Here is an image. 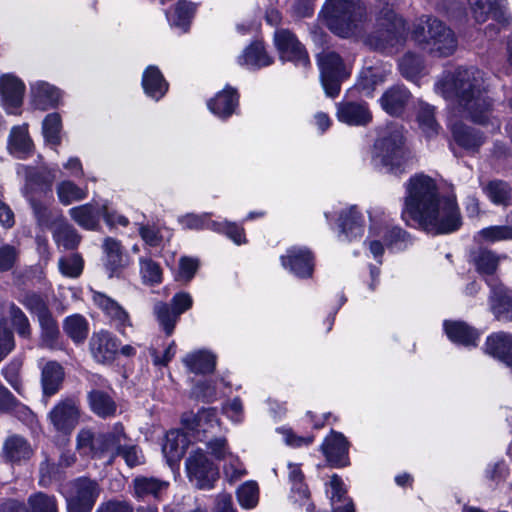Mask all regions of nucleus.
Returning a JSON list of instances; mask_svg holds the SVG:
<instances>
[{
	"instance_id": "nucleus-1",
	"label": "nucleus",
	"mask_w": 512,
	"mask_h": 512,
	"mask_svg": "<svg viewBox=\"0 0 512 512\" xmlns=\"http://www.w3.org/2000/svg\"><path fill=\"white\" fill-rule=\"evenodd\" d=\"M321 16L333 33L344 38H360L377 51H398L407 38L405 21L388 8L378 17L375 30L367 33V11L360 0H327Z\"/></svg>"
},
{
	"instance_id": "nucleus-2",
	"label": "nucleus",
	"mask_w": 512,
	"mask_h": 512,
	"mask_svg": "<svg viewBox=\"0 0 512 512\" xmlns=\"http://www.w3.org/2000/svg\"><path fill=\"white\" fill-rule=\"evenodd\" d=\"M402 219L433 234H448L462 224L456 200L440 197L435 181L426 175L411 177L406 184Z\"/></svg>"
},
{
	"instance_id": "nucleus-3",
	"label": "nucleus",
	"mask_w": 512,
	"mask_h": 512,
	"mask_svg": "<svg viewBox=\"0 0 512 512\" xmlns=\"http://www.w3.org/2000/svg\"><path fill=\"white\" fill-rule=\"evenodd\" d=\"M436 90L444 98L456 100L461 111L473 122L485 124L489 120L491 101L480 70L457 68L437 82Z\"/></svg>"
},
{
	"instance_id": "nucleus-4",
	"label": "nucleus",
	"mask_w": 512,
	"mask_h": 512,
	"mask_svg": "<svg viewBox=\"0 0 512 512\" xmlns=\"http://www.w3.org/2000/svg\"><path fill=\"white\" fill-rule=\"evenodd\" d=\"M413 40L427 53L447 57L457 49V39L454 32L442 21L423 16L414 26L412 31Z\"/></svg>"
},
{
	"instance_id": "nucleus-5",
	"label": "nucleus",
	"mask_w": 512,
	"mask_h": 512,
	"mask_svg": "<svg viewBox=\"0 0 512 512\" xmlns=\"http://www.w3.org/2000/svg\"><path fill=\"white\" fill-rule=\"evenodd\" d=\"M403 131L397 125H390L380 131L374 144L373 157L376 164L390 171L402 165L404 158Z\"/></svg>"
},
{
	"instance_id": "nucleus-6",
	"label": "nucleus",
	"mask_w": 512,
	"mask_h": 512,
	"mask_svg": "<svg viewBox=\"0 0 512 512\" xmlns=\"http://www.w3.org/2000/svg\"><path fill=\"white\" fill-rule=\"evenodd\" d=\"M100 492L98 482L87 477H79L69 482L63 492L68 512H90Z\"/></svg>"
},
{
	"instance_id": "nucleus-7",
	"label": "nucleus",
	"mask_w": 512,
	"mask_h": 512,
	"mask_svg": "<svg viewBox=\"0 0 512 512\" xmlns=\"http://www.w3.org/2000/svg\"><path fill=\"white\" fill-rule=\"evenodd\" d=\"M322 86L329 97L340 91L341 82L349 75L340 56L331 51H323L318 56Z\"/></svg>"
},
{
	"instance_id": "nucleus-8",
	"label": "nucleus",
	"mask_w": 512,
	"mask_h": 512,
	"mask_svg": "<svg viewBox=\"0 0 512 512\" xmlns=\"http://www.w3.org/2000/svg\"><path fill=\"white\" fill-rule=\"evenodd\" d=\"M186 472L190 481L199 489H211L218 479V469L201 450L192 452L186 459Z\"/></svg>"
},
{
	"instance_id": "nucleus-9",
	"label": "nucleus",
	"mask_w": 512,
	"mask_h": 512,
	"mask_svg": "<svg viewBox=\"0 0 512 512\" xmlns=\"http://www.w3.org/2000/svg\"><path fill=\"white\" fill-rule=\"evenodd\" d=\"M182 424L198 441H205L208 434L219 431L221 425L215 408H204L197 414L186 413L182 416Z\"/></svg>"
},
{
	"instance_id": "nucleus-10",
	"label": "nucleus",
	"mask_w": 512,
	"mask_h": 512,
	"mask_svg": "<svg viewBox=\"0 0 512 512\" xmlns=\"http://www.w3.org/2000/svg\"><path fill=\"white\" fill-rule=\"evenodd\" d=\"M80 410L74 399L59 401L48 413V420L56 432L70 434L79 422Z\"/></svg>"
},
{
	"instance_id": "nucleus-11",
	"label": "nucleus",
	"mask_w": 512,
	"mask_h": 512,
	"mask_svg": "<svg viewBox=\"0 0 512 512\" xmlns=\"http://www.w3.org/2000/svg\"><path fill=\"white\" fill-rule=\"evenodd\" d=\"M275 46L283 61L294 62L298 66L307 67L309 65V57L297 40L295 35L286 29H279L274 34Z\"/></svg>"
},
{
	"instance_id": "nucleus-12",
	"label": "nucleus",
	"mask_w": 512,
	"mask_h": 512,
	"mask_svg": "<svg viewBox=\"0 0 512 512\" xmlns=\"http://www.w3.org/2000/svg\"><path fill=\"white\" fill-rule=\"evenodd\" d=\"M93 303L109 318L112 325L121 333L132 327L129 313L113 298L104 293L91 290Z\"/></svg>"
},
{
	"instance_id": "nucleus-13",
	"label": "nucleus",
	"mask_w": 512,
	"mask_h": 512,
	"mask_svg": "<svg viewBox=\"0 0 512 512\" xmlns=\"http://www.w3.org/2000/svg\"><path fill=\"white\" fill-rule=\"evenodd\" d=\"M282 266L300 278L310 277L313 272V255L306 247H291L281 257Z\"/></svg>"
},
{
	"instance_id": "nucleus-14",
	"label": "nucleus",
	"mask_w": 512,
	"mask_h": 512,
	"mask_svg": "<svg viewBox=\"0 0 512 512\" xmlns=\"http://www.w3.org/2000/svg\"><path fill=\"white\" fill-rule=\"evenodd\" d=\"M349 443L342 433L332 431L321 445V450L328 463L333 467H345L349 465Z\"/></svg>"
},
{
	"instance_id": "nucleus-15",
	"label": "nucleus",
	"mask_w": 512,
	"mask_h": 512,
	"mask_svg": "<svg viewBox=\"0 0 512 512\" xmlns=\"http://www.w3.org/2000/svg\"><path fill=\"white\" fill-rule=\"evenodd\" d=\"M129 440L121 423H115L112 428L106 432L98 433L99 458L108 456L112 462L119 456V452Z\"/></svg>"
},
{
	"instance_id": "nucleus-16",
	"label": "nucleus",
	"mask_w": 512,
	"mask_h": 512,
	"mask_svg": "<svg viewBox=\"0 0 512 512\" xmlns=\"http://www.w3.org/2000/svg\"><path fill=\"white\" fill-rule=\"evenodd\" d=\"M89 346L93 358L99 363L112 362L119 350L117 338L105 330L94 333Z\"/></svg>"
},
{
	"instance_id": "nucleus-17",
	"label": "nucleus",
	"mask_w": 512,
	"mask_h": 512,
	"mask_svg": "<svg viewBox=\"0 0 512 512\" xmlns=\"http://www.w3.org/2000/svg\"><path fill=\"white\" fill-rule=\"evenodd\" d=\"M17 174L25 177L24 195L30 199V194L34 190L49 189L55 178V172L47 167L35 169L25 165H19Z\"/></svg>"
},
{
	"instance_id": "nucleus-18",
	"label": "nucleus",
	"mask_w": 512,
	"mask_h": 512,
	"mask_svg": "<svg viewBox=\"0 0 512 512\" xmlns=\"http://www.w3.org/2000/svg\"><path fill=\"white\" fill-rule=\"evenodd\" d=\"M24 90L23 82L14 75L6 74L0 77V94L8 113H17L22 104Z\"/></svg>"
},
{
	"instance_id": "nucleus-19",
	"label": "nucleus",
	"mask_w": 512,
	"mask_h": 512,
	"mask_svg": "<svg viewBox=\"0 0 512 512\" xmlns=\"http://www.w3.org/2000/svg\"><path fill=\"white\" fill-rule=\"evenodd\" d=\"M104 268L109 278L119 277L128 266L120 241L107 237L103 242Z\"/></svg>"
},
{
	"instance_id": "nucleus-20",
	"label": "nucleus",
	"mask_w": 512,
	"mask_h": 512,
	"mask_svg": "<svg viewBox=\"0 0 512 512\" xmlns=\"http://www.w3.org/2000/svg\"><path fill=\"white\" fill-rule=\"evenodd\" d=\"M474 19L485 22L489 15L500 26H506L510 22V15L498 5V0H468Z\"/></svg>"
},
{
	"instance_id": "nucleus-21",
	"label": "nucleus",
	"mask_w": 512,
	"mask_h": 512,
	"mask_svg": "<svg viewBox=\"0 0 512 512\" xmlns=\"http://www.w3.org/2000/svg\"><path fill=\"white\" fill-rule=\"evenodd\" d=\"M1 455L6 462L21 463L32 457L33 449L24 437L14 434L3 442Z\"/></svg>"
},
{
	"instance_id": "nucleus-22",
	"label": "nucleus",
	"mask_w": 512,
	"mask_h": 512,
	"mask_svg": "<svg viewBox=\"0 0 512 512\" xmlns=\"http://www.w3.org/2000/svg\"><path fill=\"white\" fill-rule=\"evenodd\" d=\"M484 350L507 366H512V334L497 332L488 336Z\"/></svg>"
},
{
	"instance_id": "nucleus-23",
	"label": "nucleus",
	"mask_w": 512,
	"mask_h": 512,
	"mask_svg": "<svg viewBox=\"0 0 512 512\" xmlns=\"http://www.w3.org/2000/svg\"><path fill=\"white\" fill-rule=\"evenodd\" d=\"M337 118L345 124L361 126L368 124L372 115L364 103L347 101L337 105Z\"/></svg>"
},
{
	"instance_id": "nucleus-24",
	"label": "nucleus",
	"mask_w": 512,
	"mask_h": 512,
	"mask_svg": "<svg viewBox=\"0 0 512 512\" xmlns=\"http://www.w3.org/2000/svg\"><path fill=\"white\" fill-rule=\"evenodd\" d=\"M450 129L454 142L469 152L478 151L485 142V136L479 130L461 122L451 124Z\"/></svg>"
},
{
	"instance_id": "nucleus-25",
	"label": "nucleus",
	"mask_w": 512,
	"mask_h": 512,
	"mask_svg": "<svg viewBox=\"0 0 512 512\" xmlns=\"http://www.w3.org/2000/svg\"><path fill=\"white\" fill-rule=\"evenodd\" d=\"M411 93L402 85H395L387 89L380 98L382 109L392 116H399L403 113L410 101Z\"/></svg>"
},
{
	"instance_id": "nucleus-26",
	"label": "nucleus",
	"mask_w": 512,
	"mask_h": 512,
	"mask_svg": "<svg viewBox=\"0 0 512 512\" xmlns=\"http://www.w3.org/2000/svg\"><path fill=\"white\" fill-rule=\"evenodd\" d=\"M444 330L448 338L465 347H475L480 337V333L462 321H445Z\"/></svg>"
},
{
	"instance_id": "nucleus-27",
	"label": "nucleus",
	"mask_w": 512,
	"mask_h": 512,
	"mask_svg": "<svg viewBox=\"0 0 512 512\" xmlns=\"http://www.w3.org/2000/svg\"><path fill=\"white\" fill-rule=\"evenodd\" d=\"M339 240L351 241L363 234V219L356 207L343 210L339 217Z\"/></svg>"
},
{
	"instance_id": "nucleus-28",
	"label": "nucleus",
	"mask_w": 512,
	"mask_h": 512,
	"mask_svg": "<svg viewBox=\"0 0 512 512\" xmlns=\"http://www.w3.org/2000/svg\"><path fill=\"white\" fill-rule=\"evenodd\" d=\"M487 284L492 287L491 308L496 318L504 321L512 320V292L502 285L494 284V279H487Z\"/></svg>"
},
{
	"instance_id": "nucleus-29",
	"label": "nucleus",
	"mask_w": 512,
	"mask_h": 512,
	"mask_svg": "<svg viewBox=\"0 0 512 512\" xmlns=\"http://www.w3.org/2000/svg\"><path fill=\"white\" fill-rule=\"evenodd\" d=\"M65 373L63 367L56 361H48L41 369V386L43 395L51 397L61 388Z\"/></svg>"
},
{
	"instance_id": "nucleus-30",
	"label": "nucleus",
	"mask_w": 512,
	"mask_h": 512,
	"mask_svg": "<svg viewBox=\"0 0 512 512\" xmlns=\"http://www.w3.org/2000/svg\"><path fill=\"white\" fill-rule=\"evenodd\" d=\"M188 434L180 430H171L166 434L162 452L170 465L179 461L184 455L188 447Z\"/></svg>"
},
{
	"instance_id": "nucleus-31",
	"label": "nucleus",
	"mask_w": 512,
	"mask_h": 512,
	"mask_svg": "<svg viewBox=\"0 0 512 512\" xmlns=\"http://www.w3.org/2000/svg\"><path fill=\"white\" fill-rule=\"evenodd\" d=\"M238 106V94L231 88L226 87L208 102L210 111L220 118L231 116Z\"/></svg>"
},
{
	"instance_id": "nucleus-32",
	"label": "nucleus",
	"mask_w": 512,
	"mask_h": 512,
	"mask_svg": "<svg viewBox=\"0 0 512 512\" xmlns=\"http://www.w3.org/2000/svg\"><path fill=\"white\" fill-rule=\"evenodd\" d=\"M33 144L28 134L27 125L14 126L8 139V150L17 158H26L32 151Z\"/></svg>"
},
{
	"instance_id": "nucleus-33",
	"label": "nucleus",
	"mask_w": 512,
	"mask_h": 512,
	"mask_svg": "<svg viewBox=\"0 0 512 512\" xmlns=\"http://www.w3.org/2000/svg\"><path fill=\"white\" fill-rule=\"evenodd\" d=\"M142 86L145 93L155 99H161L168 90V83L156 66H149L143 73Z\"/></svg>"
},
{
	"instance_id": "nucleus-34",
	"label": "nucleus",
	"mask_w": 512,
	"mask_h": 512,
	"mask_svg": "<svg viewBox=\"0 0 512 512\" xmlns=\"http://www.w3.org/2000/svg\"><path fill=\"white\" fill-rule=\"evenodd\" d=\"M102 207L99 208L92 203H87L69 210L70 217L86 230H96L99 226Z\"/></svg>"
},
{
	"instance_id": "nucleus-35",
	"label": "nucleus",
	"mask_w": 512,
	"mask_h": 512,
	"mask_svg": "<svg viewBox=\"0 0 512 512\" xmlns=\"http://www.w3.org/2000/svg\"><path fill=\"white\" fill-rule=\"evenodd\" d=\"M31 92L34 105L41 110L56 106L61 98L60 91L46 82H36Z\"/></svg>"
},
{
	"instance_id": "nucleus-36",
	"label": "nucleus",
	"mask_w": 512,
	"mask_h": 512,
	"mask_svg": "<svg viewBox=\"0 0 512 512\" xmlns=\"http://www.w3.org/2000/svg\"><path fill=\"white\" fill-rule=\"evenodd\" d=\"M186 368L195 374L211 373L215 369L216 357L206 350H198L187 354L183 358Z\"/></svg>"
},
{
	"instance_id": "nucleus-37",
	"label": "nucleus",
	"mask_w": 512,
	"mask_h": 512,
	"mask_svg": "<svg viewBox=\"0 0 512 512\" xmlns=\"http://www.w3.org/2000/svg\"><path fill=\"white\" fill-rule=\"evenodd\" d=\"M169 483L157 478L137 477L133 480L134 496L139 499L152 496L160 498L168 489Z\"/></svg>"
},
{
	"instance_id": "nucleus-38",
	"label": "nucleus",
	"mask_w": 512,
	"mask_h": 512,
	"mask_svg": "<svg viewBox=\"0 0 512 512\" xmlns=\"http://www.w3.org/2000/svg\"><path fill=\"white\" fill-rule=\"evenodd\" d=\"M238 63L249 69H259L270 65L272 59L265 52L263 45L256 42L243 51V54L238 57Z\"/></svg>"
},
{
	"instance_id": "nucleus-39",
	"label": "nucleus",
	"mask_w": 512,
	"mask_h": 512,
	"mask_svg": "<svg viewBox=\"0 0 512 512\" xmlns=\"http://www.w3.org/2000/svg\"><path fill=\"white\" fill-rule=\"evenodd\" d=\"M88 400L91 410L99 417L106 418L116 413V402L106 391L94 389L88 394Z\"/></svg>"
},
{
	"instance_id": "nucleus-40",
	"label": "nucleus",
	"mask_w": 512,
	"mask_h": 512,
	"mask_svg": "<svg viewBox=\"0 0 512 512\" xmlns=\"http://www.w3.org/2000/svg\"><path fill=\"white\" fill-rule=\"evenodd\" d=\"M52 236L58 247L65 250L76 249L81 241L77 230L67 222H60L53 226Z\"/></svg>"
},
{
	"instance_id": "nucleus-41",
	"label": "nucleus",
	"mask_w": 512,
	"mask_h": 512,
	"mask_svg": "<svg viewBox=\"0 0 512 512\" xmlns=\"http://www.w3.org/2000/svg\"><path fill=\"white\" fill-rule=\"evenodd\" d=\"M484 194L497 206H508L512 199V187L502 180H491L482 187Z\"/></svg>"
},
{
	"instance_id": "nucleus-42",
	"label": "nucleus",
	"mask_w": 512,
	"mask_h": 512,
	"mask_svg": "<svg viewBox=\"0 0 512 512\" xmlns=\"http://www.w3.org/2000/svg\"><path fill=\"white\" fill-rule=\"evenodd\" d=\"M141 281L147 286H156L162 283L163 270L160 264L150 256H141L138 260Z\"/></svg>"
},
{
	"instance_id": "nucleus-43",
	"label": "nucleus",
	"mask_w": 512,
	"mask_h": 512,
	"mask_svg": "<svg viewBox=\"0 0 512 512\" xmlns=\"http://www.w3.org/2000/svg\"><path fill=\"white\" fill-rule=\"evenodd\" d=\"M38 321L41 327V345L49 349H60V331L52 314H44Z\"/></svg>"
},
{
	"instance_id": "nucleus-44",
	"label": "nucleus",
	"mask_w": 512,
	"mask_h": 512,
	"mask_svg": "<svg viewBox=\"0 0 512 512\" xmlns=\"http://www.w3.org/2000/svg\"><path fill=\"white\" fill-rule=\"evenodd\" d=\"M153 314L166 335L170 336L180 316L168 303L163 301H158L154 304Z\"/></svg>"
},
{
	"instance_id": "nucleus-45",
	"label": "nucleus",
	"mask_w": 512,
	"mask_h": 512,
	"mask_svg": "<svg viewBox=\"0 0 512 512\" xmlns=\"http://www.w3.org/2000/svg\"><path fill=\"white\" fill-rule=\"evenodd\" d=\"M89 324L84 316L73 314L65 318L63 330L75 343L83 342L88 335Z\"/></svg>"
},
{
	"instance_id": "nucleus-46",
	"label": "nucleus",
	"mask_w": 512,
	"mask_h": 512,
	"mask_svg": "<svg viewBox=\"0 0 512 512\" xmlns=\"http://www.w3.org/2000/svg\"><path fill=\"white\" fill-rule=\"evenodd\" d=\"M501 256L487 249H480L473 257L477 271L483 276H492L499 265Z\"/></svg>"
},
{
	"instance_id": "nucleus-47",
	"label": "nucleus",
	"mask_w": 512,
	"mask_h": 512,
	"mask_svg": "<svg viewBox=\"0 0 512 512\" xmlns=\"http://www.w3.org/2000/svg\"><path fill=\"white\" fill-rule=\"evenodd\" d=\"M417 120L427 137H433L439 133L440 125L435 119L434 107L431 105L420 103Z\"/></svg>"
},
{
	"instance_id": "nucleus-48",
	"label": "nucleus",
	"mask_w": 512,
	"mask_h": 512,
	"mask_svg": "<svg viewBox=\"0 0 512 512\" xmlns=\"http://www.w3.org/2000/svg\"><path fill=\"white\" fill-rule=\"evenodd\" d=\"M178 221L181 224L183 229H189V230L209 229L212 231L214 229H219L218 222L211 220L209 213H203V214L189 213V214L179 217Z\"/></svg>"
},
{
	"instance_id": "nucleus-49",
	"label": "nucleus",
	"mask_w": 512,
	"mask_h": 512,
	"mask_svg": "<svg viewBox=\"0 0 512 512\" xmlns=\"http://www.w3.org/2000/svg\"><path fill=\"white\" fill-rule=\"evenodd\" d=\"M195 5L186 0H180L175 5L173 14L168 15L171 25L186 30L195 13Z\"/></svg>"
},
{
	"instance_id": "nucleus-50",
	"label": "nucleus",
	"mask_w": 512,
	"mask_h": 512,
	"mask_svg": "<svg viewBox=\"0 0 512 512\" xmlns=\"http://www.w3.org/2000/svg\"><path fill=\"white\" fill-rule=\"evenodd\" d=\"M98 434L94 435L89 429H81L76 437V449L84 456L99 458Z\"/></svg>"
},
{
	"instance_id": "nucleus-51",
	"label": "nucleus",
	"mask_w": 512,
	"mask_h": 512,
	"mask_svg": "<svg viewBox=\"0 0 512 512\" xmlns=\"http://www.w3.org/2000/svg\"><path fill=\"white\" fill-rule=\"evenodd\" d=\"M59 201L63 205H69L75 201L83 200L87 197V190L80 188L72 181L65 180L56 187Z\"/></svg>"
},
{
	"instance_id": "nucleus-52",
	"label": "nucleus",
	"mask_w": 512,
	"mask_h": 512,
	"mask_svg": "<svg viewBox=\"0 0 512 512\" xmlns=\"http://www.w3.org/2000/svg\"><path fill=\"white\" fill-rule=\"evenodd\" d=\"M477 238L479 241L488 243L512 240V226L500 225L483 228L477 233Z\"/></svg>"
},
{
	"instance_id": "nucleus-53",
	"label": "nucleus",
	"mask_w": 512,
	"mask_h": 512,
	"mask_svg": "<svg viewBox=\"0 0 512 512\" xmlns=\"http://www.w3.org/2000/svg\"><path fill=\"white\" fill-rule=\"evenodd\" d=\"M423 68L422 59L413 53H406L399 62L402 75L411 81H415L420 76Z\"/></svg>"
},
{
	"instance_id": "nucleus-54",
	"label": "nucleus",
	"mask_w": 512,
	"mask_h": 512,
	"mask_svg": "<svg viewBox=\"0 0 512 512\" xmlns=\"http://www.w3.org/2000/svg\"><path fill=\"white\" fill-rule=\"evenodd\" d=\"M28 504L29 512H58L56 498L42 492L31 495Z\"/></svg>"
},
{
	"instance_id": "nucleus-55",
	"label": "nucleus",
	"mask_w": 512,
	"mask_h": 512,
	"mask_svg": "<svg viewBox=\"0 0 512 512\" xmlns=\"http://www.w3.org/2000/svg\"><path fill=\"white\" fill-rule=\"evenodd\" d=\"M84 261L79 254H71L61 257L58 267L62 275L70 278H77L83 271Z\"/></svg>"
},
{
	"instance_id": "nucleus-56",
	"label": "nucleus",
	"mask_w": 512,
	"mask_h": 512,
	"mask_svg": "<svg viewBox=\"0 0 512 512\" xmlns=\"http://www.w3.org/2000/svg\"><path fill=\"white\" fill-rule=\"evenodd\" d=\"M61 118L59 114H48L43 121V135L46 141L52 145L60 143Z\"/></svg>"
},
{
	"instance_id": "nucleus-57",
	"label": "nucleus",
	"mask_w": 512,
	"mask_h": 512,
	"mask_svg": "<svg viewBox=\"0 0 512 512\" xmlns=\"http://www.w3.org/2000/svg\"><path fill=\"white\" fill-rule=\"evenodd\" d=\"M381 234H383L385 244L391 249L402 250L409 243L408 234L399 227H386Z\"/></svg>"
},
{
	"instance_id": "nucleus-58",
	"label": "nucleus",
	"mask_w": 512,
	"mask_h": 512,
	"mask_svg": "<svg viewBox=\"0 0 512 512\" xmlns=\"http://www.w3.org/2000/svg\"><path fill=\"white\" fill-rule=\"evenodd\" d=\"M237 497L242 507H255L259 497V490L257 484L251 481L242 484L237 490Z\"/></svg>"
},
{
	"instance_id": "nucleus-59",
	"label": "nucleus",
	"mask_w": 512,
	"mask_h": 512,
	"mask_svg": "<svg viewBox=\"0 0 512 512\" xmlns=\"http://www.w3.org/2000/svg\"><path fill=\"white\" fill-rule=\"evenodd\" d=\"M11 323L15 327L18 335L23 338H29L31 335V327L28 318L23 311L12 304L9 308Z\"/></svg>"
},
{
	"instance_id": "nucleus-60",
	"label": "nucleus",
	"mask_w": 512,
	"mask_h": 512,
	"mask_svg": "<svg viewBox=\"0 0 512 512\" xmlns=\"http://www.w3.org/2000/svg\"><path fill=\"white\" fill-rule=\"evenodd\" d=\"M289 479L292 482V491L298 495L297 500H307L309 491L307 486L303 483V474L300 467L296 464H289Z\"/></svg>"
},
{
	"instance_id": "nucleus-61",
	"label": "nucleus",
	"mask_w": 512,
	"mask_h": 512,
	"mask_svg": "<svg viewBox=\"0 0 512 512\" xmlns=\"http://www.w3.org/2000/svg\"><path fill=\"white\" fill-rule=\"evenodd\" d=\"M218 225L219 229H214L213 231L225 234L237 245L245 243L246 239L244 229L242 227H240L236 223L228 221L218 222Z\"/></svg>"
},
{
	"instance_id": "nucleus-62",
	"label": "nucleus",
	"mask_w": 512,
	"mask_h": 512,
	"mask_svg": "<svg viewBox=\"0 0 512 512\" xmlns=\"http://www.w3.org/2000/svg\"><path fill=\"white\" fill-rule=\"evenodd\" d=\"M119 456L123 457L129 467H135L144 462L141 450L129 439L119 452Z\"/></svg>"
},
{
	"instance_id": "nucleus-63",
	"label": "nucleus",
	"mask_w": 512,
	"mask_h": 512,
	"mask_svg": "<svg viewBox=\"0 0 512 512\" xmlns=\"http://www.w3.org/2000/svg\"><path fill=\"white\" fill-rule=\"evenodd\" d=\"M199 263L197 259L190 257H182L179 260V270L177 280L189 282L195 275Z\"/></svg>"
},
{
	"instance_id": "nucleus-64",
	"label": "nucleus",
	"mask_w": 512,
	"mask_h": 512,
	"mask_svg": "<svg viewBox=\"0 0 512 512\" xmlns=\"http://www.w3.org/2000/svg\"><path fill=\"white\" fill-rule=\"evenodd\" d=\"M22 303L31 312L35 313L38 319L41 318L42 315L44 314L51 313L42 297L35 293L25 295L24 299L22 300Z\"/></svg>"
}]
</instances>
